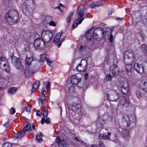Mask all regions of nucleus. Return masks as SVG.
<instances>
[{"mask_svg":"<svg viewBox=\"0 0 147 147\" xmlns=\"http://www.w3.org/2000/svg\"><path fill=\"white\" fill-rule=\"evenodd\" d=\"M72 66L74 69H76L79 71H85L87 68V62L84 59L80 61L79 59H74L73 61Z\"/></svg>","mask_w":147,"mask_h":147,"instance_id":"1","label":"nucleus"},{"mask_svg":"<svg viewBox=\"0 0 147 147\" xmlns=\"http://www.w3.org/2000/svg\"><path fill=\"white\" fill-rule=\"evenodd\" d=\"M5 18L8 23L12 24L18 21L19 16L17 11L10 10L6 13Z\"/></svg>","mask_w":147,"mask_h":147,"instance_id":"2","label":"nucleus"},{"mask_svg":"<svg viewBox=\"0 0 147 147\" xmlns=\"http://www.w3.org/2000/svg\"><path fill=\"white\" fill-rule=\"evenodd\" d=\"M93 28V27H92L87 31L86 34V36L87 40L90 41L92 37H93L95 39L99 40H98V38L99 39L101 38L99 37H100L102 38L103 37L104 33L103 31L100 29L98 28L95 29L93 31L94 32L93 33L92 36L90 35V36H89V35H88L90 33Z\"/></svg>","mask_w":147,"mask_h":147,"instance_id":"3","label":"nucleus"},{"mask_svg":"<svg viewBox=\"0 0 147 147\" xmlns=\"http://www.w3.org/2000/svg\"><path fill=\"white\" fill-rule=\"evenodd\" d=\"M34 58L32 57H27L25 60V64L27 65L25 69L24 74L25 75L28 77H29L32 74L34 68L32 67L31 66H30L31 63L34 61Z\"/></svg>","mask_w":147,"mask_h":147,"instance_id":"4","label":"nucleus"},{"mask_svg":"<svg viewBox=\"0 0 147 147\" xmlns=\"http://www.w3.org/2000/svg\"><path fill=\"white\" fill-rule=\"evenodd\" d=\"M115 89L109 90L107 93V98L111 101H117L119 97V94L117 90L118 89V86L115 85Z\"/></svg>","mask_w":147,"mask_h":147,"instance_id":"5","label":"nucleus"},{"mask_svg":"<svg viewBox=\"0 0 147 147\" xmlns=\"http://www.w3.org/2000/svg\"><path fill=\"white\" fill-rule=\"evenodd\" d=\"M134 60V54L131 50L126 51L124 53L123 58L124 62H126L129 64H132Z\"/></svg>","mask_w":147,"mask_h":147,"instance_id":"6","label":"nucleus"},{"mask_svg":"<svg viewBox=\"0 0 147 147\" xmlns=\"http://www.w3.org/2000/svg\"><path fill=\"white\" fill-rule=\"evenodd\" d=\"M81 6V5H79L78 6V10L77 11V16L78 18L74 22L72 26L73 28H75L78 24L81 23L82 21L84 20V18H82L84 15V12L82 10H79V8Z\"/></svg>","mask_w":147,"mask_h":147,"instance_id":"7","label":"nucleus"},{"mask_svg":"<svg viewBox=\"0 0 147 147\" xmlns=\"http://www.w3.org/2000/svg\"><path fill=\"white\" fill-rule=\"evenodd\" d=\"M110 70L112 71V73L113 75L111 76L110 74H108L106 76V80L107 81H111V80L112 77L118 74L119 71L118 68L116 65H113L110 67Z\"/></svg>","mask_w":147,"mask_h":147,"instance_id":"8","label":"nucleus"},{"mask_svg":"<svg viewBox=\"0 0 147 147\" xmlns=\"http://www.w3.org/2000/svg\"><path fill=\"white\" fill-rule=\"evenodd\" d=\"M52 33L48 30H44L41 33V37L45 40L46 42H49L53 38Z\"/></svg>","mask_w":147,"mask_h":147,"instance_id":"9","label":"nucleus"},{"mask_svg":"<svg viewBox=\"0 0 147 147\" xmlns=\"http://www.w3.org/2000/svg\"><path fill=\"white\" fill-rule=\"evenodd\" d=\"M0 67L7 72L9 71L10 68L9 67L7 61L4 58L0 57Z\"/></svg>","mask_w":147,"mask_h":147,"instance_id":"10","label":"nucleus"},{"mask_svg":"<svg viewBox=\"0 0 147 147\" xmlns=\"http://www.w3.org/2000/svg\"><path fill=\"white\" fill-rule=\"evenodd\" d=\"M119 86L121 88V91L123 94H126L127 93L129 90L128 84L126 80L121 81L120 82Z\"/></svg>","mask_w":147,"mask_h":147,"instance_id":"11","label":"nucleus"},{"mask_svg":"<svg viewBox=\"0 0 147 147\" xmlns=\"http://www.w3.org/2000/svg\"><path fill=\"white\" fill-rule=\"evenodd\" d=\"M34 44L35 47L40 50L44 49L45 46L44 42L40 38L36 39L34 40Z\"/></svg>","mask_w":147,"mask_h":147,"instance_id":"12","label":"nucleus"},{"mask_svg":"<svg viewBox=\"0 0 147 147\" xmlns=\"http://www.w3.org/2000/svg\"><path fill=\"white\" fill-rule=\"evenodd\" d=\"M11 60L12 64L17 69H20L21 67V63L19 59L15 56L11 57Z\"/></svg>","mask_w":147,"mask_h":147,"instance_id":"13","label":"nucleus"},{"mask_svg":"<svg viewBox=\"0 0 147 147\" xmlns=\"http://www.w3.org/2000/svg\"><path fill=\"white\" fill-rule=\"evenodd\" d=\"M72 109L74 110V112L77 114H82L83 113V110L80 104L74 103L72 105Z\"/></svg>","mask_w":147,"mask_h":147,"instance_id":"14","label":"nucleus"},{"mask_svg":"<svg viewBox=\"0 0 147 147\" xmlns=\"http://www.w3.org/2000/svg\"><path fill=\"white\" fill-rule=\"evenodd\" d=\"M62 34V32L57 33L54 38V42L58 47H60L61 45L62 42L64 39L62 40V39H60Z\"/></svg>","mask_w":147,"mask_h":147,"instance_id":"15","label":"nucleus"},{"mask_svg":"<svg viewBox=\"0 0 147 147\" xmlns=\"http://www.w3.org/2000/svg\"><path fill=\"white\" fill-rule=\"evenodd\" d=\"M9 82V78L7 76H3L0 75V85L2 86H7Z\"/></svg>","mask_w":147,"mask_h":147,"instance_id":"16","label":"nucleus"},{"mask_svg":"<svg viewBox=\"0 0 147 147\" xmlns=\"http://www.w3.org/2000/svg\"><path fill=\"white\" fill-rule=\"evenodd\" d=\"M122 120V122H125L127 123V127H131L132 123L129 117L127 115H125L123 116Z\"/></svg>","mask_w":147,"mask_h":147,"instance_id":"17","label":"nucleus"},{"mask_svg":"<svg viewBox=\"0 0 147 147\" xmlns=\"http://www.w3.org/2000/svg\"><path fill=\"white\" fill-rule=\"evenodd\" d=\"M119 104L122 105H124L126 107L129 106L130 102L129 100L125 97H122L119 101Z\"/></svg>","mask_w":147,"mask_h":147,"instance_id":"18","label":"nucleus"},{"mask_svg":"<svg viewBox=\"0 0 147 147\" xmlns=\"http://www.w3.org/2000/svg\"><path fill=\"white\" fill-rule=\"evenodd\" d=\"M134 68L138 73L140 74H142L144 71L142 65L138 63H136L134 64Z\"/></svg>","mask_w":147,"mask_h":147,"instance_id":"19","label":"nucleus"},{"mask_svg":"<svg viewBox=\"0 0 147 147\" xmlns=\"http://www.w3.org/2000/svg\"><path fill=\"white\" fill-rule=\"evenodd\" d=\"M71 82L72 84L77 85L80 81L81 79L76 75H72L71 77Z\"/></svg>","mask_w":147,"mask_h":147,"instance_id":"20","label":"nucleus"},{"mask_svg":"<svg viewBox=\"0 0 147 147\" xmlns=\"http://www.w3.org/2000/svg\"><path fill=\"white\" fill-rule=\"evenodd\" d=\"M111 133L110 132H108L107 133L105 134L100 133L99 134V138L100 139H108L109 140Z\"/></svg>","mask_w":147,"mask_h":147,"instance_id":"21","label":"nucleus"},{"mask_svg":"<svg viewBox=\"0 0 147 147\" xmlns=\"http://www.w3.org/2000/svg\"><path fill=\"white\" fill-rule=\"evenodd\" d=\"M140 88L142 90L147 91V82L144 81H142L139 84Z\"/></svg>","mask_w":147,"mask_h":147,"instance_id":"22","label":"nucleus"},{"mask_svg":"<svg viewBox=\"0 0 147 147\" xmlns=\"http://www.w3.org/2000/svg\"><path fill=\"white\" fill-rule=\"evenodd\" d=\"M40 82L39 81H36L33 84L32 86V88L31 90L32 92H33L36 90L38 89L39 86Z\"/></svg>","mask_w":147,"mask_h":147,"instance_id":"23","label":"nucleus"},{"mask_svg":"<svg viewBox=\"0 0 147 147\" xmlns=\"http://www.w3.org/2000/svg\"><path fill=\"white\" fill-rule=\"evenodd\" d=\"M33 1L32 0H25L23 5L25 6L26 8L30 7L33 5Z\"/></svg>","mask_w":147,"mask_h":147,"instance_id":"24","label":"nucleus"},{"mask_svg":"<svg viewBox=\"0 0 147 147\" xmlns=\"http://www.w3.org/2000/svg\"><path fill=\"white\" fill-rule=\"evenodd\" d=\"M29 130L30 131L32 130L31 129V124L30 123H28L24 127L22 131L24 132V134L27 131Z\"/></svg>","mask_w":147,"mask_h":147,"instance_id":"25","label":"nucleus"},{"mask_svg":"<svg viewBox=\"0 0 147 147\" xmlns=\"http://www.w3.org/2000/svg\"><path fill=\"white\" fill-rule=\"evenodd\" d=\"M24 132L22 131L17 133L14 137L17 139H20L24 136Z\"/></svg>","mask_w":147,"mask_h":147,"instance_id":"26","label":"nucleus"},{"mask_svg":"<svg viewBox=\"0 0 147 147\" xmlns=\"http://www.w3.org/2000/svg\"><path fill=\"white\" fill-rule=\"evenodd\" d=\"M124 63L126 65L125 67L126 71L127 72H130L132 68V67L131 66V65L132 64H129V63H127L126 62H124Z\"/></svg>","mask_w":147,"mask_h":147,"instance_id":"27","label":"nucleus"},{"mask_svg":"<svg viewBox=\"0 0 147 147\" xmlns=\"http://www.w3.org/2000/svg\"><path fill=\"white\" fill-rule=\"evenodd\" d=\"M129 131L127 129H123L122 132V134L123 136L125 138H127L129 135Z\"/></svg>","mask_w":147,"mask_h":147,"instance_id":"28","label":"nucleus"},{"mask_svg":"<svg viewBox=\"0 0 147 147\" xmlns=\"http://www.w3.org/2000/svg\"><path fill=\"white\" fill-rule=\"evenodd\" d=\"M50 121H51L49 118L46 117L45 118V117H44L41 119V123L42 124H43L45 121L47 124L49 123L50 122Z\"/></svg>","mask_w":147,"mask_h":147,"instance_id":"29","label":"nucleus"},{"mask_svg":"<svg viewBox=\"0 0 147 147\" xmlns=\"http://www.w3.org/2000/svg\"><path fill=\"white\" fill-rule=\"evenodd\" d=\"M16 89L15 87H12L9 88L8 89V91L9 93L11 94H13L16 92Z\"/></svg>","mask_w":147,"mask_h":147,"instance_id":"30","label":"nucleus"},{"mask_svg":"<svg viewBox=\"0 0 147 147\" xmlns=\"http://www.w3.org/2000/svg\"><path fill=\"white\" fill-rule=\"evenodd\" d=\"M73 13H69L68 14L66 18V20L67 23L70 22L72 19Z\"/></svg>","mask_w":147,"mask_h":147,"instance_id":"31","label":"nucleus"},{"mask_svg":"<svg viewBox=\"0 0 147 147\" xmlns=\"http://www.w3.org/2000/svg\"><path fill=\"white\" fill-rule=\"evenodd\" d=\"M22 108L23 109L25 110L27 112H29L30 111L31 107L29 105H24L22 106Z\"/></svg>","mask_w":147,"mask_h":147,"instance_id":"32","label":"nucleus"},{"mask_svg":"<svg viewBox=\"0 0 147 147\" xmlns=\"http://www.w3.org/2000/svg\"><path fill=\"white\" fill-rule=\"evenodd\" d=\"M56 8L60 10L61 12L63 11L65 8V7L61 3H60L58 6L56 7Z\"/></svg>","mask_w":147,"mask_h":147,"instance_id":"33","label":"nucleus"},{"mask_svg":"<svg viewBox=\"0 0 147 147\" xmlns=\"http://www.w3.org/2000/svg\"><path fill=\"white\" fill-rule=\"evenodd\" d=\"M46 53L42 54L40 56V61H41L43 62L44 61L47 60V59L46 56Z\"/></svg>","mask_w":147,"mask_h":147,"instance_id":"34","label":"nucleus"},{"mask_svg":"<svg viewBox=\"0 0 147 147\" xmlns=\"http://www.w3.org/2000/svg\"><path fill=\"white\" fill-rule=\"evenodd\" d=\"M12 146V144L9 142H5L2 145L3 147H11Z\"/></svg>","mask_w":147,"mask_h":147,"instance_id":"35","label":"nucleus"},{"mask_svg":"<svg viewBox=\"0 0 147 147\" xmlns=\"http://www.w3.org/2000/svg\"><path fill=\"white\" fill-rule=\"evenodd\" d=\"M75 92V88L73 86H71L69 88L68 92L69 93L71 94Z\"/></svg>","mask_w":147,"mask_h":147,"instance_id":"36","label":"nucleus"},{"mask_svg":"<svg viewBox=\"0 0 147 147\" xmlns=\"http://www.w3.org/2000/svg\"><path fill=\"white\" fill-rule=\"evenodd\" d=\"M108 29H109V30H110L109 32H109V33H110V35L109 36V40L110 42H112L113 38V35L111 34L112 32V30L110 28H108Z\"/></svg>","mask_w":147,"mask_h":147,"instance_id":"37","label":"nucleus"},{"mask_svg":"<svg viewBox=\"0 0 147 147\" xmlns=\"http://www.w3.org/2000/svg\"><path fill=\"white\" fill-rule=\"evenodd\" d=\"M39 134H37L36 137V141L38 142H40L42 141V139L41 137L38 136Z\"/></svg>","mask_w":147,"mask_h":147,"instance_id":"38","label":"nucleus"},{"mask_svg":"<svg viewBox=\"0 0 147 147\" xmlns=\"http://www.w3.org/2000/svg\"><path fill=\"white\" fill-rule=\"evenodd\" d=\"M136 94L137 97L139 98H140L142 96V94L141 92L139 90H137L136 91Z\"/></svg>","mask_w":147,"mask_h":147,"instance_id":"39","label":"nucleus"},{"mask_svg":"<svg viewBox=\"0 0 147 147\" xmlns=\"http://www.w3.org/2000/svg\"><path fill=\"white\" fill-rule=\"evenodd\" d=\"M11 125V124L8 121L7 122H6L4 123L3 126L7 128Z\"/></svg>","mask_w":147,"mask_h":147,"instance_id":"40","label":"nucleus"},{"mask_svg":"<svg viewBox=\"0 0 147 147\" xmlns=\"http://www.w3.org/2000/svg\"><path fill=\"white\" fill-rule=\"evenodd\" d=\"M96 7H98L103 5V3L100 2H95Z\"/></svg>","mask_w":147,"mask_h":147,"instance_id":"41","label":"nucleus"},{"mask_svg":"<svg viewBox=\"0 0 147 147\" xmlns=\"http://www.w3.org/2000/svg\"><path fill=\"white\" fill-rule=\"evenodd\" d=\"M49 24L50 26H55L56 25L55 22L52 21H51L49 23Z\"/></svg>","mask_w":147,"mask_h":147,"instance_id":"42","label":"nucleus"},{"mask_svg":"<svg viewBox=\"0 0 147 147\" xmlns=\"http://www.w3.org/2000/svg\"><path fill=\"white\" fill-rule=\"evenodd\" d=\"M96 126L98 128H101L102 127V125L100 123L98 122L96 123Z\"/></svg>","mask_w":147,"mask_h":147,"instance_id":"43","label":"nucleus"},{"mask_svg":"<svg viewBox=\"0 0 147 147\" xmlns=\"http://www.w3.org/2000/svg\"><path fill=\"white\" fill-rule=\"evenodd\" d=\"M44 100L40 99L38 101L39 104L40 106L42 105Z\"/></svg>","mask_w":147,"mask_h":147,"instance_id":"44","label":"nucleus"},{"mask_svg":"<svg viewBox=\"0 0 147 147\" xmlns=\"http://www.w3.org/2000/svg\"><path fill=\"white\" fill-rule=\"evenodd\" d=\"M15 112V109L13 108H11L10 109V113L11 114H13Z\"/></svg>","mask_w":147,"mask_h":147,"instance_id":"45","label":"nucleus"},{"mask_svg":"<svg viewBox=\"0 0 147 147\" xmlns=\"http://www.w3.org/2000/svg\"><path fill=\"white\" fill-rule=\"evenodd\" d=\"M99 144L100 147H106L104 145V143L101 141L99 142Z\"/></svg>","mask_w":147,"mask_h":147,"instance_id":"46","label":"nucleus"},{"mask_svg":"<svg viewBox=\"0 0 147 147\" xmlns=\"http://www.w3.org/2000/svg\"><path fill=\"white\" fill-rule=\"evenodd\" d=\"M46 61L47 63V64L49 65L50 66L51 65L52 62L49 59H47Z\"/></svg>","mask_w":147,"mask_h":147,"instance_id":"47","label":"nucleus"},{"mask_svg":"<svg viewBox=\"0 0 147 147\" xmlns=\"http://www.w3.org/2000/svg\"><path fill=\"white\" fill-rule=\"evenodd\" d=\"M42 113L39 110H37L36 111V114L37 116H40L42 114Z\"/></svg>","mask_w":147,"mask_h":147,"instance_id":"48","label":"nucleus"},{"mask_svg":"<svg viewBox=\"0 0 147 147\" xmlns=\"http://www.w3.org/2000/svg\"><path fill=\"white\" fill-rule=\"evenodd\" d=\"M87 86L84 83H83V85H82L80 87L83 89H85L87 88Z\"/></svg>","mask_w":147,"mask_h":147,"instance_id":"49","label":"nucleus"},{"mask_svg":"<svg viewBox=\"0 0 147 147\" xmlns=\"http://www.w3.org/2000/svg\"><path fill=\"white\" fill-rule=\"evenodd\" d=\"M48 113L47 112V111L46 110H45V111L43 112V115L44 117H46L47 116V115Z\"/></svg>","mask_w":147,"mask_h":147,"instance_id":"50","label":"nucleus"},{"mask_svg":"<svg viewBox=\"0 0 147 147\" xmlns=\"http://www.w3.org/2000/svg\"><path fill=\"white\" fill-rule=\"evenodd\" d=\"M90 7L91 8H94L95 7H96L95 2H94L93 3H91V4H90Z\"/></svg>","mask_w":147,"mask_h":147,"instance_id":"51","label":"nucleus"},{"mask_svg":"<svg viewBox=\"0 0 147 147\" xmlns=\"http://www.w3.org/2000/svg\"><path fill=\"white\" fill-rule=\"evenodd\" d=\"M85 50V47L84 46L83 47L81 46L79 50L81 51H83Z\"/></svg>","mask_w":147,"mask_h":147,"instance_id":"52","label":"nucleus"},{"mask_svg":"<svg viewBox=\"0 0 147 147\" xmlns=\"http://www.w3.org/2000/svg\"><path fill=\"white\" fill-rule=\"evenodd\" d=\"M40 99H42V100H44L45 99V94H41L40 97Z\"/></svg>","mask_w":147,"mask_h":147,"instance_id":"53","label":"nucleus"},{"mask_svg":"<svg viewBox=\"0 0 147 147\" xmlns=\"http://www.w3.org/2000/svg\"><path fill=\"white\" fill-rule=\"evenodd\" d=\"M11 0H3V2L5 3H9Z\"/></svg>","mask_w":147,"mask_h":147,"instance_id":"54","label":"nucleus"},{"mask_svg":"<svg viewBox=\"0 0 147 147\" xmlns=\"http://www.w3.org/2000/svg\"><path fill=\"white\" fill-rule=\"evenodd\" d=\"M49 82H48V84L46 86V90L48 91H49Z\"/></svg>","mask_w":147,"mask_h":147,"instance_id":"55","label":"nucleus"},{"mask_svg":"<svg viewBox=\"0 0 147 147\" xmlns=\"http://www.w3.org/2000/svg\"><path fill=\"white\" fill-rule=\"evenodd\" d=\"M74 139L76 140L77 141L80 142H82V141L81 140H79L78 138L75 137L74 138Z\"/></svg>","mask_w":147,"mask_h":147,"instance_id":"56","label":"nucleus"},{"mask_svg":"<svg viewBox=\"0 0 147 147\" xmlns=\"http://www.w3.org/2000/svg\"><path fill=\"white\" fill-rule=\"evenodd\" d=\"M88 77V74L87 73H85L84 75V78H85L86 80L87 79Z\"/></svg>","mask_w":147,"mask_h":147,"instance_id":"57","label":"nucleus"},{"mask_svg":"<svg viewBox=\"0 0 147 147\" xmlns=\"http://www.w3.org/2000/svg\"><path fill=\"white\" fill-rule=\"evenodd\" d=\"M123 19H124L123 18H116V20L118 21H119V20H123Z\"/></svg>","mask_w":147,"mask_h":147,"instance_id":"58","label":"nucleus"},{"mask_svg":"<svg viewBox=\"0 0 147 147\" xmlns=\"http://www.w3.org/2000/svg\"><path fill=\"white\" fill-rule=\"evenodd\" d=\"M113 11L112 10H110L108 12V15H111Z\"/></svg>","mask_w":147,"mask_h":147,"instance_id":"59","label":"nucleus"},{"mask_svg":"<svg viewBox=\"0 0 147 147\" xmlns=\"http://www.w3.org/2000/svg\"><path fill=\"white\" fill-rule=\"evenodd\" d=\"M37 134H39L38 135V136L41 137L42 136V133L41 132L38 133Z\"/></svg>","mask_w":147,"mask_h":147,"instance_id":"60","label":"nucleus"},{"mask_svg":"<svg viewBox=\"0 0 147 147\" xmlns=\"http://www.w3.org/2000/svg\"><path fill=\"white\" fill-rule=\"evenodd\" d=\"M35 129V127L34 125L33 124H32V127H31V129L32 130V129Z\"/></svg>","mask_w":147,"mask_h":147,"instance_id":"61","label":"nucleus"},{"mask_svg":"<svg viewBox=\"0 0 147 147\" xmlns=\"http://www.w3.org/2000/svg\"><path fill=\"white\" fill-rule=\"evenodd\" d=\"M91 147H97V145L93 144L91 146Z\"/></svg>","mask_w":147,"mask_h":147,"instance_id":"62","label":"nucleus"},{"mask_svg":"<svg viewBox=\"0 0 147 147\" xmlns=\"http://www.w3.org/2000/svg\"><path fill=\"white\" fill-rule=\"evenodd\" d=\"M59 108H60V111H61V115L62 112V108L61 107H59Z\"/></svg>","mask_w":147,"mask_h":147,"instance_id":"63","label":"nucleus"},{"mask_svg":"<svg viewBox=\"0 0 147 147\" xmlns=\"http://www.w3.org/2000/svg\"><path fill=\"white\" fill-rule=\"evenodd\" d=\"M103 118H105V119L106 118V119H107V118L108 117L107 116H106V115H105L103 116Z\"/></svg>","mask_w":147,"mask_h":147,"instance_id":"64","label":"nucleus"}]
</instances>
